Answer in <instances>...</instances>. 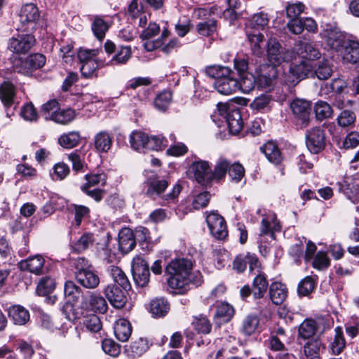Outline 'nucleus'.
Returning a JSON list of instances; mask_svg holds the SVG:
<instances>
[{
	"label": "nucleus",
	"instance_id": "1",
	"mask_svg": "<svg viewBox=\"0 0 359 359\" xmlns=\"http://www.w3.org/2000/svg\"><path fill=\"white\" fill-rule=\"evenodd\" d=\"M193 262L187 258L175 259L165 267V273L170 276L168 284L170 287L183 294L187 290L190 283L196 285L202 282V276L199 271L191 273Z\"/></svg>",
	"mask_w": 359,
	"mask_h": 359
},
{
	"label": "nucleus",
	"instance_id": "2",
	"mask_svg": "<svg viewBox=\"0 0 359 359\" xmlns=\"http://www.w3.org/2000/svg\"><path fill=\"white\" fill-rule=\"evenodd\" d=\"M269 21L266 14L259 13L252 16L249 25L246 28L245 32L251 46V50L255 56L260 57L263 53L260 43L263 42L264 35L260 32V30L268 25Z\"/></svg>",
	"mask_w": 359,
	"mask_h": 359
},
{
	"label": "nucleus",
	"instance_id": "3",
	"mask_svg": "<svg viewBox=\"0 0 359 359\" xmlns=\"http://www.w3.org/2000/svg\"><path fill=\"white\" fill-rule=\"evenodd\" d=\"M131 147L139 151L145 152L149 150H161L168 143L167 140L161 135L149 136L142 131H134L130 135Z\"/></svg>",
	"mask_w": 359,
	"mask_h": 359
},
{
	"label": "nucleus",
	"instance_id": "4",
	"mask_svg": "<svg viewBox=\"0 0 359 359\" xmlns=\"http://www.w3.org/2000/svg\"><path fill=\"white\" fill-rule=\"evenodd\" d=\"M293 58V53L283 47L278 41L271 39L266 47V59L270 66L276 68L283 62H288Z\"/></svg>",
	"mask_w": 359,
	"mask_h": 359
},
{
	"label": "nucleus",
	"instance_id": "5",
	"mask_svg": "<svg viewBox=\"0 0 359 359\" xmlns=\"http://www.w3.org/2000/svg\"><path fill=\"white\" fill-rule=\"evenodd\" d=\"M74 265L75 277L79 283L88 289H94L98 286L100 278L95 272L86 268L88 262L85 258H79Z\"/></svg>",
	"mask_w": 359,
	"mask_h": 359
},
{
	"label": "nucleus",
	"instance_id": "6",
	"mask_svg": "<svg viewBox=\"0 0 359 359\" xmlns=\"http://www.w3.org/2000/svg\"><path fill=\"white\" fill-rule=\"evenodd\" d=\"M295 124L300 128L307 127L311 120V102L303 99H294L290 104Z\"/></svg>",
	"mask_w": 359,
	"mask_h": 359
},
{
	"label": "nucleus",
	"instance_id": "7",
	"mask_svg": "<svg viewBox=\"0 0 359 359\" xmlns=\"http://www.w3.org/2000/svg\"><path fill=\"white\" fill-rule=\"evenodd\" d=\"M45 63V56L42 54L36 53L29 55L25 59L20 58L15 60L13 67L15 72L25 76H29L34 71L41 68Z\"/></svg>",
	"mask_w": 359,
	"mask_h": 359
},
{
	"label": "nucleus",
	"instance_id": "8",
	"mask_svg": "<svg viewBox=\"0 0 359 359\" xmlns=\"http://www.w3.org/2000/svg\"><path fill=\"white\" fill-rule=\"evenodd\" d=\"M313 62L306 60L302 61L299 65H291L285 76V81L294 85L305 77L313 76Z\"/></svg>",
	"mask_w": 359,
	"mask_h": 359
},
{
	"label": "nucleus",
	"instance_id": "9",
	"mask_svg": "<svg viewBox=\"0 0 359 359\" xmlns=\"http://www.w3.org/2000/svg\"><path fill=\"white\" fill-rule=\"evenodd\" d=\"M306 145L312 154H318L325 146V135L320 127H313L306 133Z\"/></svg>",
	"mask_w": 359,
	"mask_h": 359
},
{
	"label": "nucleus",
	"instance_id": "10",
	"mask_svg": "<svg viewBox=\"0 0 359 359\" xmlns=\"http://www.w3.org/2000/svg\"><path fill=\"white\" fill-rule=\"evenodd\" d=\"M132 272L136 284L144 287L149 281V269L146 261L141 257L137 256L132 261Z\"/></svg>",
	"mask_w": 359,
	"mask_h": 359
},
{
	"label": "nucleus",
	"instance_id": "11",
	"mask_svg": "<svg viewBox=\"0 0 359 359\" xmlns=\"http://www.w3.org/2000/svg\"><path fill=\"white\" fill-rule=\"evenodd\" d=\"M238 80L235 76L234 72L229 69V72L225 76L216 79L214 82L215 90L222 95H231L239 90Z\"/></svg>",
	"mask_w": 359,
	"mask_h": 359
},
{
	"label": "nucleus",
	"instance_id": "12",
	"mask_svg": "<svg viewBox=\"0 0 359 359\" xmlns=\"http://www.w3.org/2000/svg\"><path fill=\"white\" fill-rule=\"evenodd\" d=\"M18 265L21 271H27L37 276L43 274L48 271L47 267L45 266V259L40 255H34L23 259Z\"/></svg>",
	"mask_w": 359,
	"mask_h": 359
},
{
	"label": "nucleus",
	"instance_id": "13",
	"mask_svg": "<svg viewBox=\"0 0 359 359\" xmlns=\"http://www.w3.org/2000/svg\"><path fill=\"white\" fill-rule=\"evenodd\" d=\"M126 292L116 284L108 285L103 290L110 304L118 309L123 308L128 301Z\"/></svg>",
	"mask_w": 359,
	"mask_h": 359
},
{
	"label": "nucleus",
	"instance_id": "14",
	"mask_svg": "<svg viewBox=\"0 0 359 359\" xmlns=\"http://www.w3.org/2000/svg\"><path fill=\"white\" fill-rule=\"evenodd\" d=\"M206 222L211 234L215 238L222 240L227 236L226 222L221 215L212 212L206 217Z\"/></svg>",
	"mask_w": 359,
	"mask_h": 359
},
{
	"label": "nucleus",
	"instance_id": "15",
	"mask_svg": "<svg viewBox=\"0 0 359 359\" xmlns=\"http://www.w3.org/2000/svg\"><path fill=\"white\" fill-rule=\"evenodd\" d=\"M35 43L34 36L31 34H18L12 37L8 43V49L15 53H26Z\"/></svg>",
	"mask_w": 359,
	"mask_h": 359
},
{
	"label": "nucleus",
	"instance_id": "16",
	"mask_svg": "<svg viewBox=\"0 0 359 359\" xmlns=\"http://www.w3.org/2000/svg\"><path fill=\"white\" fill-rule=\"evenodd\" d=\"M160 27L155 22H150L148 26L142 32L140 38L145 40L143 46L147 51H153L162 46L161 39L155 41L151 39L158 35L160 32Z\"/></svg>",
	"mask_w": 359,
	"mask_h": 359
},
{
	"label": "nucleus",
	"instance_id": "17",
	"mask_svg": "<svg viewBox=\"0 0 359 359\" xmlns=\"http://www.w3.org/2000/svg\"><path fill=\"white\" fill-rule=\"evenodd\" d=\"M40 17L39 11L36 6L32 3L23 5L20 11V21L25 29L29 27H33Z\"/></svg>",
	"mask_w": 359,
	"mask_h": 359
},
{
	"label": "nucleus",
	"instance_id": "18",
	"mask_svg": "<svg viewBox=\"0 0 359 359\" xmlns=\"http://www.w3.org/2000/svg\"><path fill=\"white\" fill-rule=\"evenodd\" d=\"M278 70L274 66L263 65L259 70L257 79V86L259 88H267L271 87L278 78Z\"/></svg>",
	"mask_w": 359,
	"mask_h": 359
},
{
	"label": "nucleus",
	"instance_id": "19",
	"mask_svg": "<svg viewBox=\"0 0 359 359\" xmlns=\"http://www.w3.org/2000/svg\"><path fill=\"white\" fill-rule=\"evenodd\" d=\"M191 169L194 174L195 179L199 184L205 185L212 181L213 175L208 161H196L191 165Z\"/></svg>",
	"mask_w": 359,
	"mask_h": 359
},
{
	"label": "nucleus",
	"instance_id": "20",
	"mask_svg": "<svg viewBox=\"0 0 359 359\" xmlns=\"http://www.w3.org/2000/svg\"><path fill=\"white\" fill-rule=\"evenodd\" d=\"M83 307L100 313H104L108 309L107 303L104 297L95 293L88 292L83 297Z\"/></svg>",
	"mask_w": 359,
	"mask_h": 359
},
{
	"label": "nucleus",
	"instance_id": "21",
	"mask_svg": "<svg viewBox=\"0 0 359 359\" xmlns=\"http://www.w3.org/2000/svg\"><path fill=\"white\" fill-rule=\"evenodd\" d=\"M168 186V182L156 176L149 177L146 181V195L155 200L161 197Z\"/></svg>",
	"mask_w": 359,
	"mask_h": 359
},
{
	"label": "nucleus",
	"instance_id": "22",
	"mask_svg": "<svg viewBox=\"0 0 359 359\" xmlns=\"http://www.w3.org/2000/svg\"><path fill=\"white\" fill-rule=\"evenodd\" d=\"M324 35L326 38V43L331 49L337 53L343 49V46L346 41L344 34L337 28L326 29Z\"/></svg>",
	"mask_w": 359,
	"mask_h": 359
},
{
	"label": "nucleus",
	"instance_id": "23",
	"mask_svg": "<svg viewBox=\"0 0 359 359\" xmlns=\"http://www.w3.org/2000/svg\"><path fill=\"white\" fill-rule=\"evenodd\" d=\"M295 48L297 53L306 61L313 62L320 57V53L312 43L299 41Z\"/></svg>",
	"mask_w": 359,
	"mask_h": 359
},
{
	"label": "nucleus",
	"instance_id": "24",
	"mask_svg": "<svg viewBox=\"0 0 359 359\" xmlns=\"http://www.w3.org/2000/svg\"><path fill=\"white\" fill-rule=\"evenodd\" d=\"M345 62L356 63L359 61V43L355 41H346L343 49L338 52Z\"/></svg>",
	"mask_w": 359,
	"mask_h": 359
},
{
	"label": "nucleus",
	"instance_id": "25",
	"mask_svg": "<svg viewBox=\"0 0 359 359\" xmlns=\"http://www.w3.org/2000/svg\"><path fill=\"white\" fill-rule=\"evenodd\" d=\"M133 231L128 228L122 229L118 233V246L123 254L130 252L135 246Z\"/></svg>",
	"mask_w": 359,
	"mask_h": 359
},
{
	"label": "nucleus",
	"instance_id": "26",
	"mask_svg": "<svg viewBox=\"0 0 359 359\" xmlns=\"http://www.w3.org/2000/svg\"><path fill=\"white\" fill-rule=\"evenodd\" d=\"M8 314L15 325H25L29 320V313L28 310L20 305L10 306L8 309Z\"/></svg>",
	"mask_w": 359,
	"mask_h": 359
},
{
	"label": "nucleus",
	"instance_id": "27",
	"mask_svg": "<svg viewBox=\"0 0 359 359\" xmlns=\"http://www.w3.org/2000/svg\"><path fill=\"white\" fill-rule=\"evenodd\" d=\"M269 287L266 276L264 273H257L252 281V292L255 299L262 298Z\"/></svg>",
	"mask_w": 359,
	"mask_h": 359
},
{
	"label": "nucleus",
	"instance_id": "28",
	"mask_svg": "<svg viewBox=\"0 0 359 359\" xmlns=\"http://www.w3.org/2000/svg\"><path fill=\"white\" fill-rule=\"evenodd\" d=\"M259 326V316L256 314L250 313L243 320L240 330L245 336H251L258 331Z\"/></svg>",
	"mask_w": 359,
	"mask_h": 359
},
{
	"label": "nucleus",
	"instance_id": "29",
	"mask_svg": "<svg viewBox=\"0 0 359 359\" xmlns=\"http://www.w3.org/2000/svg\"><path fill=\"white\" fill-rule=\"evenodd\" d=\"M269 295L271 302L274 304H281L287 297V287L285 285L282 284L281 283H273L269 287Z\"/></svg>",
	"mask_w": 359,
	"mask_h": 359
},
{
	"label": "nucleus",
	"instance_id": "30",
	"mask_svg": "<svg viewBox=\"0 0 359 359\" xmlns=\"http://www.w3.org/2000/svg\"><path fill=\"white\" fill-rule=\"evenodd\" d=\"M229 132L232 134H238L243 128V120L238 109H231L225 116Z\"/></svg>",
	"mask_w": 359,
	"mask_h": 359
},
{
	"label": "nucleus",
	"instance_id": "31",
	"mask_svg": "<svg viewBox=\"0 0 359 359\" xmlns=\"http://www.w3.org/2000/svg\"><path fill=\"white\" fill-rule=\"evenodd\" d=\"M261 150L271 163L278 165L282 161L281 152L273 142H267L261 147Z\"/></svg>",
	"mask_w": 359,
	"mask_h": 359
},
{
	"label": "nucleus",
	"instance_id": "32",
	"mask_svg": "<svg viewBox=\"0 0 359 359\" xmlns=\"http://www.w3.org/2000/svg\"><path fill=\"white\" fill-rule=\"evenodd\" d=\"M132 333V327L130 322L124 318L118 319L114 325V334L121 341L128 340Z\"/></svg>",
	"mask_w": 359,
	"mask_h": 359
},
{
	"label": "nucleus",
	"instance_id": "33",
	"mask_svg": "<svg viewBox=\"0 0 359 359\" xmlns=\"http://www.w3.org/2000/svg\"><path fill=\"white\" fill-rule=\"evenodd\" d=\"M323 349L325 346L319 338L310 340L304 346V352L307 359H318L320 353Z\"/></svg>",
	"mask_w": 359,
	"mask_h": 359
},
{
	"label": "nucleus",
	"instance_id": "34",
	"mask_svg": "<svg viewBox=\"0 0 359 359\" xmlns=\"http://www.w3.org/2000/svg\"><path fill=\"white\" fill-rule=\"evenodd\" d=\"M94 143L98 152H107L112 145V137L106 131H100L95 135Z\"/></svg>",
	"mask_w": 359,
	"mask_h": 359
},
{
	"label": "nucleus",
	"instance_id": "35",
	"mask_svg": "<svg viewBox=\"0 0 359 359\" xmlns=\"http://www.w3.org/2000/svg\"><path fill=\"white\" fill-rule=\"evenodd\" d=\"M280 226L276 221V216L274 213H271L266 217H264L260 226V235H266L269 233L272 234L275 231H280Z\"/></svg>",
	"mask_w": 359,
	"mask_h": 359
},
{
	"label": "nucleus",
	"instance_id": "36",
	"mask_svg": "<svg viewBox=\"0 0 359 359\" xmlns=\"http://www.w3.org/2000/svg\"><path fill=\"white\" fill-rule=\"evenodd\" d=\"M103 65L104 63L102 60H89L81 64V74L86 79L95 78L97 76V69Z\"/></svg>",
	"mask_w": 359,
	"mask_h": 359
},
{
	"label": "nucleus",
	"instance_id": "37",
	"mask_svg": "<svg viewBox=\"0 0 359 359\" xmlns=\"http://www.w3.org/2000/svg\"><path fill=\"white\" fill-rule=\"evenodd\" d=\"M316 334L315 319H305L299 325L298 337L303 339H309Z\"/></svg>",
	"mask_w": 359,
	"mask_h": 359
},
{
	"label": "nucleus",
	"instance_id": "38",
	"mask_svg": "<svg viewBox=\"0 0 359 359\" xmlns=\"http://www.w3.org/2000/svg\"><path fill=\"white\" fill-rule=\"evenodd\" d=\"M169 304L163 298H156L150 303V312L155 317L164 316L169 311Z\"/></svg>",
	"mask_w": 359,
	"mask_h": 359
},
{
	"label": "nucleus",
	"instance_id": "39",
	"mask_svg": "<svg viewBox=\"0 0 359 359\" xmlns=\"http://www.w3.org/2000/svg\"><path fill=\"white\" fill-rule=\"evenodd\" d=\"M64 293L67 301L72 304L77 302L80 297H81V288L73 281H67L65 283Z\"/></svg>",
	"mask_w": 359,
	"mask_h": 359
},
{
	"label": "nucleus",
	"instance_id": "40",
	"mask_svg": "<svg viewBox=\"0 0 359 359\" xmlns=\"http://www.w3.org/2000/svg\"><path fill=\"white\" fill-rule=\"evenodd\" d=\"M234 315L233 307L228 303H221L215 313V318L220 320L219 323L229 322Z\"/></svg>",
	"mask_w": 359,
	"mask_h": 359
},
{
	"label": "nucleus",
	"instance_id": "41",
	"mask_svg": "<svg viewBox=\"0 0 359 359\" xmlns=\"http://www.w3.org/2000/svg\"><path fill=\"white\" fill-rule=\"evenodd\" d=\"M15 95L14 86L9 82H4L0 86V99L6 107L13 104Z\"/></svg>",
	"mask_w": 359,
	"mask_h": 359
},
{
	"label": "nucleus",
	"instance_id": "42",
	"mask_svg": "<svg viewBox=\"0 0 359 359\" xmlns=\"http://www.w3.org/2000/svg\"><path fill=\"white\" fill-rule=\"evenodd\" d=\"M272 102L271 95L262 94L257 97L250 104L253 111H262L270 109Z\"/></svg>",
	"mask_w": 359,
	"mask_h": 359
},
{
	"label": "nucleus",
	"instance_id": "43",
	"mask_svg": "<svg viewBox=\"0 0 359 359\" xmlns=\"http://www.w3.org/2000/svg\"><path fill=\"white\" fill-rule=\"evenodd\" d=\"M335 334L333 341L331 343V350L334 355H339L345 348L346 341L344 337L343 330L340 326L335 328Z\"/></svg>",
	"mask_w": 359,
	"mask_h": 359
},
{
	"label": "nucleus",
	"instance_id": "44",
	"mask_svg": "<svg viewBox=\"0 0 359 359\" xmlns=\"http://www.w3.org/2000/svg\"><path fill=\"white\" fill-rule=\"evenodd\" d=\"M132 51L130 46H119L116 48V53L111 58V65L125 64L131 57Z\"/></svg>",
	"mask_w": 359,
	"mask_h": 359
},
{
	"label": "nucleus",
	"instance_id": "45",
	"mask_svg": "<svg viewBox=\"0 0 359 359\" xmlns=\"http://www.w3.org/2000/svg\"><path fill=\"white\" fill-rule=\"evenodd\" d=\"M75 118V112L72 109H58L51 120L57 123L66 125L72 122Z\"/></svg>",
	"mask_w": 359,
	"mask_h": 359
},
{
	"label": "nucleus",
	"instance_id": "46",
	"mask_svg": "<svg viewBox=\"0 0 359 359\" xmlns=\"http://www.w3.org/2000/svg\"><path fill=\"white\" fill-rule=\"evenodd\" d=\"M111 273L114 283L119 285L123 290L128 291L130 289V283L124 272L120 268L113 266Z\"/></svg>",
	"mask_w": 359,
	"mask_h": 359
},
{
	"label": "nucleus",
	"instance_id": "47",
	"mask_svg": "<svg viewBox=\"0 0 359 359\" xmlns=\"http://www.w3.org/2000/svg\"><path fill=\"white\" fill-rule=\"evenodd\" d=\"M314 111L318 121H323L332 117L333 111L330 105L326 102L318 101L315 104Z\"/></svg>",
	"mask_w": 359,
	"mask_h": 359
},
{
	"label": "nucleus",
	"instance_id": "48",
	"mask_svg": "<svg viewBox=\"0 0 359 359\" xmlns=\"http://www.w3.org/2000/svg\"><path fill=\"white\" fill-rule=\"evenodd\" d=\"M230 165V161L224 158H219L216 162L214 171H212V180H220L223 179L226 174Z\"/></svg>",
	"mask_w": 359,
	"mask_h": 359
},
{
	"label": "nucleus",
	"instance_id": "49",
	"mask_svg": "<svg viewBox=\"0 0 359 359\" xmlns=\"http://www.w3.org/2000/svg\"><path fill=\"white\" fill-rule=\"evenodd\" d=\"M80 141V135L77 132H70L60 136L59 144L64 148L71 149L76 147Z\"/></svg>",
	"mask_w": 359,
	"mask_h": 359
},
{
	"label": "nucleus",
	"instance_id": "50",
	"mask_svg": "<svg viewBox=\"0 0 359 359\" xmlns=\"http://www.w3.org/2000/svg\"><path fill=\"white\" fill-rule=\"evenodd\" d=\"M241 81H238L239 90L243 93H249L257 86V79L251 73H247L240 76Z\"/></svg>",
	"mask_w": 359,
	"mask_h": 359
},
{
	"label": "nucleus",
	"instance_id": "51",
	"mask_svg": "<svg viewBox=\"0 0 359 359\" xmlns=\"http://www.w3.org/2000/svg\"><path fill=\"white\" fill-rule=\"evenodd\" d=\"M108 29V23L102 18L99 17L95 18L92 24V30L98 40L102 41L104 38L105 33Z\"/></svg>",
	"mask_w": 359,
	"mask_h": 359
},
{
	"label": "nucleus",
	"instance_id": "52",
	"mask_svg": "<svg viewBox=\"0 0 359 359\" xmlns=\"http://www.w3.org/2000/svg\"><path fill=\"white\" fill-rule=\"evenodd\" d=\"M196 29L202 36H210L217 29V21L215 19H209L207 21L199 22L196 25Z\"/></svg>",
	"mask_w": 359,
	"mask_h": 359
},
{
	"label": "nucleus",
	"instance_id": "53",
	"mask_svg": "<svg viewBox=\"0 0 359 359\" xmlns=\"http://www.w3.org/2000/svg\"><path fill=\"white\" fill-rule=\"evenodd\" d=\"M95 238L93 233H84L75 243L74 248L77 252H82L93 246Z\"/></svg>",
	"mask_w": 359,
	"mask_h": 359
},
{
	"label": "nucleus",
	"instance_id": "54",
	"mask_svg": "<svg viewBox=\"0 0 359 359\" xmlns=\"http://www.w3.org/2000/svg\"><path fill=\"white\" fill-rule=\"evenodd\" d=\"M333 320L330 317H319L315 319L317 338L323 335L327 330L331 329L333 325Z\"/></svg>",
	"mask_w": 359,
	"mask_h": 359
},
{
	"label": "nucleus",
	"instance_id": "55",
	"mask_svg": "<svg viewBox=\"0 0 359 359\" xmlns=\"http://www.w3.org/2000/svg\"><path fill=\"white\" fill-rule=\"evenodd\" d=\"M314 68L313 69V76L315 75L320 80L328 79L332 74V69L326 62H314Z\"/></svg>",
	"mask_w": 359,
	"mask_h": 359
},
{
	"label": "nucleus",
	"instance_id": "56",
	"mask_svg": "<svg viewBox=\"0 0 359 359\" xmlns=\"http://www.w3.org/2000/svg\"><path fill=\"white\" fill-rule=\"evenodd\" d=\"M315 288V282L311 276H306L302 280L297 287L299 296H308Z\"/></svg>",
	"mask_w": 359,
	"mask_h": 359
},
{
	"label": "nucleus",
	"instance_id": "57",
	"mask_svg": "<svg viewBox=\"0 0 359 359\" xmlns=\"http://www.w3.org/2000/svg\"><path fill=\"white\" fill-rule=\"evenodd\" d=\"M194 328L198 333L208 334L212 328V325L209 320L204 316L196 317L193 321Z\"/></svg>",
	"mask_w": 359,
	"mask_h": 359
},
{
	"label": "nucleus",
	"instance_id": "58",
	"mask_svg": "<svg viewBox=\"0 0 359 359\" xmlns=\"http://www.w3.org/2000/svg\"><path fill=\"white\" fill-rule=\"evenodd\" d=\"M172 100L170 91H163L157 95L154 100V106L161 111H165L168 107Z\"/></svg>",
	"mask_w": 359,
	"mask_h": 359
},
{
	"label": "nucleus",
	"instance_id": "59",
	"mask_svg": "<svg viewBox=\"0 0 359 359\" xmlns=\"http://www.w3.org/2000/svg\"><path fill=\"white\" fill-rule=\"evenodd\" d=\"M55 287V281L50 277H45L41 280L37 286V292L41 295H46L52 292Z\"/></svg>",
	"mask_w": 359,
	"mask_h": 359
},
{
	"label": "nucleus",
	"instance_id": "60",
	"mask_svg": "<svg viewBox=\"0 0 359 359\" xmlns=\"http://www.w3.org/2000/svg\"><path fill=\"white\" fill-rule=\"evenodd\" d=\"M229 69L230 68L228 67L214 65L206 67L205 72L207 76L214 78L216 80L229 74Z\"/></svg>",
	"mask_w": 359,
	"mask_h": 359
},
{
	"label": "nucleus",
	"instance_id": "61",
	"mask_svg": "<svg viewBox=\"0 0 359 359\" xmlns=\"http://www.w3.org/2000/svg\"><path fill=\"white\" fill-rule=\"evenodd\" d=\"M228 173L233 181L238 182L241 181V180L244 176L245 169L243 166L238 162H235L233 163H230Z\"/></svg>",
	"mask_w": 359,
	"mask_h": 359
},
{
	"label": "nucleus",
	"instance_id": "62",
	"mask_svg": "<svg viewBox=\"0 0 359 359\" xmlns=\"http://www.w3.org/2000/svg\"><path fill=\"white\" fill-rule=\"evenodd\" d=\"M330 260L325 252H318L313 258V266L318 270L328 268Z\"/></svg>",
	"mask_w": 359,
	"mask_h": 359
},
{
	"label": "nucleus",
	"instance_id": "63",
	"mask_svg": "<svg viewBox=\"0 0 359 359\" xmlns=\"http://www.w3.org/2000/svg\"><path fill=\"white\" fill-rule=\"evenodd\" d=\"M102 347L107 354L113 357L118 356L121 352L120 346L109 339L103 340Z\"/></svg>",
	"mask_w": 359,
	"mask_h": 359
},
{
	"label": "nucleus",
	"instance_id": "64",
	"mask_svg": "<svg viewBox=\"0 0 359 359\" xmlns=\"http://www.w3.org/2000/svg\"><path fill=\"white\" fill-rule=\"evenodd\" d=\"M83 325L90 332H97L102 327L100 318L96 315H90L83 320Z\"/></svg>",
	"mask_w": 359,
	"mask_h": 359
}]
</instances>
